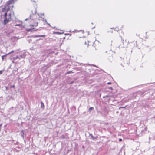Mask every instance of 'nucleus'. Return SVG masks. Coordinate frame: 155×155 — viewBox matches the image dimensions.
Instances as JSON below:
<instances>
[{
	"instance_id": "nucleus-1",
	"label": "nucleus",
	"mask_w": 155,
	"mask_h": 155,
	"mask_svg": "<svg viewBox=\"0 0 155 155\" xmlns=\"http://www.w3.org/2000/svg\"><path fill=\"white\" fill-rule=\"evenodd\" d=\"M4 19L3 21V24L5 25L10 21L9 18H7V17H4Z\"/></svg>"
},
{
	"instance_id": "nucleus-2",
	"label": "nucleus",
	"mask_w": 155,
	"mask_h": 155,
	"mask_svg": "<svg viewBox=\"0 0 155 155\" xmlns=\"http://www.w3.org/2000/svg\"><path fill=\"white\" fill-rule=\"evenodd\" d=\"M26 55V53L24 52L23 53H21V54L18 55L19 59H21L22 58H24Z\"/></svg>"
},
{
	"instance_id": "nucleus-3",
	"label": "nucleus",
	"mask_w": 155,
	"mask_h": 155,
	"mask_svg": "<svg viewBox=\"0 0 155 155\" xmlns=\"http://www.w3.org/2000/svg\"><path fill=\"white\" fill-rule=\"evenodd\" d=\"M14 52V51H12L11 52H10L8 54H7L6 55H4L2 56V60L3 61L4 60V59H5L6 56L8 55L11 54L13 52Z\"/></svg>"
},
{
	"instance_id": "nucleus-4",
	"label": "nucleus",
	"mask_w": 155,
	"mask_h": 155,
	"mask_svg": "<svg viewBox=\"0 0 155 155\" xmlns=\"http://www.w3.org/2000/svg\"><path fill=\"white\" fill-rule=\"evenodd\" d=\"M14 3V0H10L7 2L6 5L7 6H8L10 4H11Z\"/></svg>"
},
{
	"instance_id": "nucleus-5",
	"label": "nucleus",
	"mask_w": 155,
	"mask_h": 155,
	"mask_svg": "<svg viewBox=\"0 0 155 155\" xmlns=\"http://www.w3.org/2000/svg\"><path fill=\"white\" fill-rule=\"evenodd\" d=\"M45 36V35H35L32 36V37L33 38H37L39 37H43Z\"/></svg>"
},
{
	"instance_id": "nucleus-6",
	"label": "nucleus",
	"mask_w": 155,
	"mask_h": 155,
	"mask_svg": "<svg viewBox=\"0 0 155 155\" xmlns=\"http://www.w3.org/2000/svg\"><path fill=\"white\" fill-rule=\"evenodd\" d=\"M91 138L93 139L94 140H95L98 137L96 136L95 137H94L92 134L91 135Z\"/></svg>"
},
{
	"instance_id": "nucleus-7",
	"label": "nucleus",
	"mask_w": 155,
	"mask_h": 155,
	"mask_svg": "<svg viewBox=\"0 0 155 155\" xmlns=\"http://www.w3.org/2000/svg\"><path fill=\"white\" fill-rule=\"evenodd\" d=\"M74 73V72H73V71H68V72H67L65 74V75H66L67 74H71V73Z\"/></svg>"
},
{
	"instance_id": "nucleus-8",
	"label": "nucleus",
	"mask_w": 155,
	"mask_h": 155,
	"mask_svg": "<svg viewBox=\"0 0 155 155\" xmlns=\"http://www.w3.org/2000/svg\"><path fill=\"white\" fill-rule=\"evenodd\" d=\"M41 108L43 109H44V104L42 102V101H41Z\"/></svg>"
},
{
	"instance_id": "nucleus-9",
	"label": "nucleus",
	"mask_w": 155,
	"mask_h": 155,
	"mask_svg": "<svg viewBox=\"0 0 155 155\" xmlns=\"http://www.w3.org/2000/svg\"><path fill=\"white\" fill-rule=\"evenodd\" d=\"M34 28H31L30 29H26V31L28 32L32 30Z\"/></svg>"
},
{
	"instance_id": "nucleus-10",
	"label": "nucleus",
	"mask_w": 155,
	"mask_h": 155,
	"mask_svg": "<svg viewBox=\"0 0 155 155\" xmlns=\"http://www.w3.org/2000/svg\"><path fill=\"white\" fill-rule=\"evenodd\" d=\"M94 109V108L92 107H90L88 110V111L90 112Z\"/></svg>"
},
{
	"instance_id": "nucleus-11",
	"label": "nucleus",
	"mask_w": 155,
	"mask_h": 155,
	"mask_svg": "<svg viewBox=\"0 0 155 155\" xmlns=\"http://www.w3.org/2000/svg\"><path fill=\"white\" fill-rule=\"evenodd\" d=\"M19 59V57L18 55L16 56L15 57H14L13 59L14 60L17 59Z\"/></svg>"
},
{
	"instance_id": "nucleus-12",
	"label": "nucleus",
	"mask_w": 155,
	"mask_h": 155,
	"mask_svg": "<svg viewBox=\"0 0 155 155\" xmlns=\"http://www.w3.org/2000/svg\"><path fill=\"white\" fill-rule=\"evenodd\" d=\"M24 133L23 132V130H22V132H21V136L23 138H24Z\"/></svg>"
},
{
	"instance_id": "nucleus-13",
	"label": "nucleus",
	"mask_w": 155,
	"mask_h": 155,
	"mask_svg": "<svg viewBox=\"0 0 155 155\" xmlns=\"http://www.w3.org/2000/svg\"><path fill=\"white\" fill-rule=\"evenodd\" d=\"M7 15H7V12H5V13L3 15V16H4V17H7Z\"/></svg>"
},
{
	"instance_id": "nucleus-14",
	"label": "nucleus",
	"mask_w": 155,
	"mask_h": 155,
	"mask_svg": "<svg viewBox=\"0 0 155 155\" xmlns=\"http://www.w3.org/2000/svg\"><path fill=\"white\" fill-rule=\"evenodd\" d=\"M54 34H62V33H60L59 32H54Z\"/></svg>"
},
{
	"instance_id": "nucleus-15",
	"label": "nucleus",
	"mask_w": 155,
	"mask_h": 155,
	"mask_svg": "<svg viewBox=\"0 0 155 155\" xmlns=\"http://www.w3.org/2000/svg\"><path fill=\"white\" fill-rule=\"evenodd\" d=\"M34 26V25H29V26L31 27V28H33V27Z\"/></svg>"
},
{
	"instance_id": "nucleus-16",
	"label": "nucleus",
	"mask_w": 155,
	"mask_h": 155,
	"mask_svg": "<svg viewBox=\"0 0 155 155\" xmlns=\"http://www.w3.org/2000/svg\"><path fill=\"white\" fill-rule=\"evenodd\" d=\"M4 71V70H2L0 71V75H1L2 73Z\"/></svg>"
},
{
	"instance_id": "nucleus-17",
	"label": "nucleus",
	"mask_w": 155,
	"mask_h": 155,
	"mask_svg": "<svg viewBox=\"0 0 155 155\" xmlns=\"http://www.w3.org/2000/svg\"><path fill=\"white\" fill-rule=\"evenodd\" d=\"M107 88H108V89H110V90H113V88L112 87H107Z\"/></svg>"
},
{
	"instance_id": "nucleus-18",
	"label": "nucleus",
	"mask_w": 155,
	"mask_h": 155,
	"mask_svg": "<svg viewBox=\"0 0 155 155\" xmlns=\"http://www.w3.org/2000/svg\"><path fill=\"white\" fill-rule=\"evenodd\" d=\"M21 25V24H16L15 25V26H20Z\"/></svg>"
},
{
	"instance_id": "nucleus-19",
	"label": "nucleus",
	"mask_w": 155,
	"mask_h": 155,
	"mask_svg": "<svg viewBox=\"0 0 155 155\" xmlns=\"http://www.w3.org/2000/svg\"><path fill=\"white\" fill-rule=\"evenodd\" d=\"M61 138H62V139H64V138H65V136H64V135H62L61 136Z\"/></svg>"
},
{
	"instance_id": "nucleus-20",
	"label": "nucleus",
	"mask_w": 155,
	"mask_h": 155,
	"mask_svg": "<svg viewBox=\"0 0 155 155\" xmlns=\"http://www.w3.org/2000/svg\"><path fill=\"white\" fill-rule=\"evenodd\" d=\"M10 88H15V86L14 85H12V86H11Z\"/></svg>"
},
{
	"instance_id": "nucleus-21",
	"label": "nucleus",
	"mask_w": 155,
	"mask_h": 155,
	"mask_svg": "<svg viewBox=\"0 0 155 155\" xmlns=\"http://www.w3.org/2000/svg\"><path fill=\"white\" fill-rule=\"evenodd\" d=\"M119 142H121L122 141V139L121 138H119Z\"/></svg>"
},
{
	"instance_id": "nucleus-22",
	"label": "nucleus",
	"mask_w": 155,
	"mask_h": 155,
	"mask_svg": "<svg viewBox=\"0 0 155 155\" xmlns=\"http://www.w3.org/2000/svg\"><path fill=\"white\" fill-rule=\"evenodd\" d=\"M11 13H9L8 15V16L10 18H11Z\"/></svg>"
},
{
	"instance_id": "nucleus-23",
	"label": "nucleus",
	"mask_w": 155,
	"mask_h": 155,
	"mask_svg": "<svg viewBox=\"0 0 155 155\" xmlns=\"http://www.w3.org/2000/svg\"><path fill=\"white\" fill-rule=\"evenodd\" d=\"M46 23H47V24L49 26H50L51 27L50 24L48 23L47 22H46Z\"/></svg>"
},
{
	"instance_id": "nucleus-24",
	"label": "nucleus",
	"mask_w": 155,
	"mask_h": 155,
	"mask_svg": "<svg viewBox=\"0 0 155 155\" xmlns=\"http://www.w3.org/2000/svg\"><path fill=\"white\" fill-rule=\"evenodd\" d=\"M111 84V83H110V82H108V83H107V84Z\"/></svg>"
},
{
	"instance_id": "nucleus-25",
	"label": "nucleus",
	"mask_w": 155,
	"mask_h": 155,
	"mask_svg": "<svg viewBox=\"0 0 155 155\" xmlns=\"http://www.w3.org/2000/svg\"><path fill=\"white\" fill-rule=\"evenodd\" d=\"M41 15H42V16H44V13H41Z\"/></svg>"
},
{
	"instance_id": "nucleus-26",
	"label": "nucleus",
	"mask_w": 155,
	"mask_h": 155,
	"mask_svg": "<svg viewBox=\"0 0 155 155\" xmlns=\"http://www.w3.org/2000/svg\"><path fill=\"white\" fill-rule=\"evenodd\" d=\"M56 28L55 27H52V28L53 29H55V28Z\"/></svg>"
},
{
	"instance_id": "nucleus-27",
	"label": "nucleus",
	"mask_w": 155,
	"mask_h": 155,
	"mask_svg": "<svg viewBox=\"0 0 155 155\" xmlns=\"http://www.w3.org/2000/svg\"><path fill=\"white\" fill-rule=\"evenodd\" d=\"M31 15H30L29 17V18H30V19L31 18Z\"/></svg>"
},
{
	"instance_id": "nucleus-28",
	"label": "nucleus",
	"mask_w": 155,
	"mask_h": 155,
	"mask_svg": "<svg viewBox=\"0 0 155 155\" xmlns=\"http://www.w3.org/2000/svg\"><path fill=\"white\" fill-rule=\"evenodd\" d=\"M107 97V96H103V98H105V97Z\"/></svg>"
},
{
	"instance_id": "nucleus-29",
	"label": "nucleus",
	"mask_w": 155,
	"mask_h": 155,
	"mask_svg": "<svg viewBox=\"0 0 155 155\" xmlns=\"http://www.w3.org/2000/svg\"><path fill=\"white\" fill-rule=\"evenodd\" d=\"M5 88H6V90H7V89H8V87H5Z\"/></svg>"
},
{
	"instance_id": "nucleus-30",
	"label": "nucleus",
	"mask_w": 155,
	"mask_h": 155,
	"mask_svg": "<svg viewBox=\"0 0 155 155\" xmlns=\"http://www.w3.org/2000/svg\"><path fill=\"white\" fill-rule=\"evenodd\" d=\"M16 142V143H15L14 144H17V143H18V142Z\"/></svg>"
},
{
	"instance_id": "nucleus-31",
	"label": "nucleus",
	"mask_w": 155,
	"mask_h": 155,
	"mask_svg": "<svg viewBox=\"0 0 155 155\" xmlns=\"http://www.w3.org/2000/svg\"><path fill=\"white\" fill-rule=\"evenodd\" d=\"M36 12V10L35 12V14Z\"/></svg>"
},
{
	"instance_id": "nucleus-32",
	"label": "nucleus",
	"mask_w": 155,
	"mask_h": 155,
	"mask_svg": "<svg viewBox=\"0 0 155 155\" xmlns=\"http://www.w3.org/2000/svg\"><path fill=\"white\" fill-rule=\"evenodd\" d=\"M45 22H46V23L47 22V21H46V19H45Z\"/></svg>"
},
{
	"instance_id": "nucleus-33",
	"label": "nucleus",
	"mask_w": 155,
	"mask_h": 155,
	"mask_svg": "<svg viewBox=\"0 0 155 155\" xmlns=\"http://www.w3.org/2000/svg\"><path fill=\"white\" fill-rule=\"evenodd\" d=\"M95 28V27H93L92 28V29H94Z\"/></svg>"
},
{
	"instance_id": "nucleus-34",
	"label": "nucleus",
	"mask_w": 155,
	"mask_h": 155,
	"mask_svg": "<svg viewBox=\"0 0 155 155\" xmlns=\"http://www.w3.org/2000/svg\"><path fill=\"white\" fill-rule=\"evenodd\" d=\"M28 20V18H26L25 19V21H26V20Z\"/></svg>"
},
{
	"instance_id": "nucleus-35",
	"label": "nucleus",
	"mask_w": 155,
	"mask_h": 155,
	"mask_svg": "<svg viewBox=\"0 0 155 155\" xmlns=\"http://www.w3.org/2000/svg\"><path fill=\"white\" fill-rule=\"evenodd\" d=\"M33 2H35V3L36 2H35V1H33Z\"/></svg>"
},
{
	"instance_id": "nucleus-36",
	"label": "nucleus",
	"mask_w": 155,
	"mask_h": 155,
	"mask_svg": "<svg viewBox=\"0 0 155 155\" xmlns=\"http://www.w3.org/2000/svg\"><path fill=\"white\" fill-rule=\"evenodd\" d=\"M42 40V39H41V38H40V39H39V40Z\"/></svg>"
},
{
	"instance_id": "nucleus-37",
	"label": "nucleus",
	"mask_w": 155,
	"mask_h": 155,
	"mask_svg": "<svg viewBox=\"0 0 155 155\" xmlns=\"http://www.w3.org/2000/svg\"><path fill=\"white\" fill-rule=\"evenodd\" d=\"M85 44H87V43H86V42H85Z\"/></svg>"
},
{
	"instance_id": "nucleus-38",
	"label": "nucleus",
	"mask_w": 155,
	"mask_h": 155,
	"mask_svg": "<svg viewBox=\"0 0 155 155\" xmlns=\"http://www.w3.org/2000/svg\"><path fill=\"white\" fill-rule=\"evenodd\" d=\"M93 66H96V65H93Z\"/></svg>"
},
{
	"instance_id": "nucleus-39",
	"label": "nucleus",
	"mask_w": 155,
	"mask_h": 155,
	"mask_svg": "<svg viewBox=\"0 0 155 155\" xmlns=\"http://www.w3.org/2000/svg\"><path fill=\"white\" fill-rule=\"evenodd\" d=\"M37 30H38V29H36V30H35V31H37Z\"/></svg>"
},
{
	"instance_id": "nucleus-40",
	"label": "nucleus",
	"mask_w": 155,
	"mask_h": 155,
	"mask_svg": "<svg viewBox=\"0 0 155 155\" xmlns=\"http://www.w3.org/2000/svg\"><path fill=\"white\" fill-rule=\"evenodd\" d=\"M121 108H124L125 107H121Z\"/></svg>"
},
{
	"instance_id": "nucleus-41",
	"label": "nucleus",
	"mask_w": 155,
	"mask_h": 155,
	"mask_svg": "<svg viewBox=\"0 0 155 155\" xmlns=\"http://www.w3.org/2000/svg\"><path fill=\"white\" fill-rule=\"evenodd\" d=\"M37 25H38V23H37V25H36V26Z\"/></svg>"
},
{
	"instance_id": "nucleus-42",
	"label": "nucleus",
	"mask_w": 155,
	"mask_h": 155,
	"mask_svg": "<svg viewBox=\"0 0 155 155\" xmlns=\"http://www.w3.org/2000/svg\"><path fill=\"white\" fill-rule=\"evenodd\" d=\"M91 24H93V23L92 22V23H91Z\"/></svg>"
},
{
	"instance_id": "nucleus-43",
	"label": "nucleus",
	"mask_w": 155,
	"mask_h": 155,
	"mask_svg": "<svg viewBox=\"0 0 155 155\" xmlns=\"http://www.w3.org/2000/svg\"><path fill=\"white\" fill-rule=\"evenodd\" d=\"M31 41V39L29 40V41Z\"/></svg>"
},
{
	"instance_id": "nucleus-44",
	"label": "nucleus",
	"mask_w": 155,
	"mask_h": 155,
	"mask_svg": "<svg viewBox=\"0 0 155 155\" xmlns=\"http://www.w3.org/2000/svg\"><path fill=\"white\" fill-rule=\"evenodd\" d=\"M31 41V39L29 40V41Z\"/></svg>"
},
{
	"instance_id": "nucleus-45",
	"label": "nucleus",
	"mask_w": 155,
	"mask_h": 155,
	"mask_svg": "<svg viewBox=\"0 0 155 155\" xmlns=\"http://www.w3.org/2000/svg\"><path fill=\"white\" fill-rule=\"evenodd\" d=\"M31 1H32V0H31Z\"/></svg>"
}]
</instances>
